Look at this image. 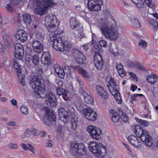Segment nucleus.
<instances>
[{
	"label": "nucleus",
	"instance_id": "39",
	"mask_svg": "<svg viewBox=\"0 0 158 158\" xmlns=\"http://www.w3.org/2000/svg\"><path fill=\"white\" fill-rule=\"evenodd\" d=\"M134 4L136 7L139 9L142 8L144 6V3L142 0H138V1Z\"/></svg>",
	"mask_w": 158,
	"mask_h": 158
},
{
	"label": "nucleus",
	"instance_id": "10",
	"mask_svg": "<svg viewBox=\"0 0 158 158\" xmlns=\"http://www.w3.org/2000/svg\"><path fill=\"white\" fill-rule=\"evenodd\" d=\"M45 114V116L43 119L44 123L47 125H49L52 121H56V117L54 112L48 109L47 107H45L43 109Z\"/></svg>",
	"mask_w": 158,
	"mask_h": 158
},
{
	"label": "nucleus",
	"instance_id": "62",
	"mask_svg": "<svg viewBox=\"0 0 158 158\" xmlns=\"http://www.w3.org/2000/svg\"><path fill=\"white\" fill-rule=\"evenodd\" d=\"M6 125L14 127L16 125V123L14 121H10L6 123Z\"/></svg>",
	"mask_w": 158,
	"mask_h": 158
},
{
	"label": "nucleus",
	"instance_id": "38",
	"mask_svg": "<svg viewBox=\"0 0 158 158\" xmlns=\"http://www.w3.org/2000/svg\"><path fill=\"white\" fill-rule=\"evenodd\" d=\"M76 69L75 68H74L73 66H67L65 67L64 70V73L68 74H70L72 71H73L74 69Z\"/></svg>",
	"mask_w": 158,
	"mask_h": 158
},
{
	"label": "nucleus",
	"instance_id": "12",
	"mask_svg": "<svg viewBox=\"0 0 158 158\" xmlns=\"http://www.w3.org/2000/svg\"><path fill=\"white\" fill-rule=\"evenodd\" d=\"M83 116L88 120L91 121H95L97 117V114L93 109L88 108L84 109L82 112Z\"/></svg>",
	"mask_w": 158,
	"mask_h": 158
},
{
	"label": "nucleus",
	"instance_id": "40",
	"mask_svg": "<svg viewBox=\"0 0 158 158\" xmlns=\"http://www.w3.org/2000/svg\"><path fill=\"white\" fill-rule=\"evenodd\" d=\"M145 4L148 6L152 8L154 7L155 4L152 0H143Z\"/></svg>",
	"mask_w": 158,
	"mask_h": 158
},
{
	"label": "nucleus",
	"instance_id": "17",
	"mask_svg": "<svg viewBox=\"0 0 158 158\" xmlns=\"http://www.w3.org/2000/svg\"><path fill=\"white\" fill-rule=\"evenodd\" d=\"M73 56L76 61L78 64H82L85 62V57L79 50L74 49L73 52Z\"/></svg>",
	"mask_w": 158,
	"mask_h": 158
},
{
	"label": "nucleus",
	"instance_id": "19",
	"mask_svg": "<svg viewBox=\"0 0 158 158\" xmlns=\"http://www.w3.org/2000/svg\"><path fill=\"white\" fill-rule=\"evenodd\" d=\"M58 111L60 120L64 123H68L69 119L68 114H69V112H68L64 109L62 108H60Z\"/></svg>",
	"mask_w": 158,
	"mask_h": 158
},
{
	"label": "nucleus",
	"instance_id": "33",
	"mask_svg": "<svg viewBox=\"0 0 158 158\" xmlns=\"http://www.w3.org/2000/svg\"><path fill=\"white\" fill-rule=\"evenodd\" d=\"M131 23L133 25L137 28L140 27L141 25L140 22L135 17H132L131 19Z\"/></svg>",
	"mask_w": 158,
	"mask_h": 158
},
{
	"label": "nucleus",
	"instance_id": "2",
	"mask_svg": "<svg viewBox=\"0 0 158 158\" xmlns=\"http://www.w3.org/2000/svg\"><path fill=\"white\" fill-rule=\"evenodd\" d=\"M32 3L34 13L40 16L46 14L56 5L53 0H33Z\"/></svg>",
	"mask_w": 158,
	"mask_h": 158
},
{
	"label": "nucleus",
	"instance_id": "53",
	"mask_svg": "<svg viewBox=\"0 0 158 158\" xmlns=\"http://www.w3.org/2000/svg\"><path fill=\"white\" fill-rule=\"evenodd\" d=\"M57 74L61 78H63L65 75L64 70L61 68L59 71V73H58Z\"/></svg>",
	"mask_w": 158,
	"mask_h": 158
},
{
	"label": "nucleus",
	"instance_id": "14",
	"mask_svg": "<svg viewBox=\"0 0 158 158\" xmlns=\"http://www.w3.org/2000/svg\"><path fill=\"white\" fill-rule=\"evenodd\" d=\"M45 98L46 103L48 106L53 107L56 104L55 95L51 92H48L45 94Z\"/></svg>",
	"mask_w": 158,
	"mask_h": 158
},
{
	"label": "nucleus",
	"instance_id": "35",
	"mask_svg": "<svg viewBox=\"0 0 158 158\" xmlns=\"http://www.w3.org/2000/svg\"><path fill=\"white\" fill-rule=\"evenodd\" d=\"M135 120L139 124L142 126L146 127L148 126L149 124L148 122L138 118H136Z\"/></svg>",
	"mask_w": 158,
	"mask_h": 158
},
{
	"label": "nucleus",
	"instance_id": "64",
	"mask_svg": "<svg viewBox=\"0 0 158 158\" xmlns=\"http://www.w3.org/2000/svg\"><path fill=\"white\" fill-rule=\"evenodd\" d=\"M39 132L38 130L36 129H33L31 130V133L35 135H39Z\"/></svg>",
	"mask_w": 158,
	"mask_h": 158
},
{
	"label": "nucleus",
	"instance_id": "58",
	"mask_svg": "<svg viewBox=\"0 0 158 158\" xmlns=\"http://www.w3.org/2000/svg\"><path fill=\"white\" fill-rule=\"evenodd\" d=\"M116 68L117 72L124 69L123 66L121 64H117Z\"/></svg>",
	"mask_w": 158,
	"mask_h": 158
},
{
	"label": "nucleus",
	"instance_id": "57",
	"mask_svg": "<svg viewBox=\"0 0 158 158\" xmlns=\"http://www.w3.org/2000/svg\"><path fill=\"white\" fill-rule=\"evenodd\" d=\"M14 6H13L12 4L10 3V4L7 5V10L8 11L10 12H12L14 10Z\"/></svg>",
	"mask_w": 158,
	"mask_h": 158
},
{
	"label": "nucleus",
	"instance_id": "43",
	"mask_svg": "<svg viewBox=\"0 0 158 158\" xmlns=\"http://www.w3.org/2000/svg\"><path fill=\"white\" fill-rule=\"evenodd\" d=\"M139 45L143 48H145L147 47V43L143 40H140L139 42Z\"/></svg>",
	"mask_w": 158,
	"mask_h": 158
},
{
	"label": "nucleus",
	"instance_id": "31",
	"mask_svg": "<svg viewBox=\"0 0 158 158\" xmlns=\"http://www.w3.org/2000/svg\"><path fill=\"white\" fill-rule=\"evenodd\" d=\"M23 19L24 22L26 25H29L31 22V16L28 14H24L23 15Z\"/></svg>",
	"mask_w": 158,
	"mask_h": 158
},
{
	"label": "nucleus",
	"instance_id": "37",
	"mask_svg": "<svg viewBox=\"0 0 158 158\" xmlns=\"http://www.w3.org/2000/svg\"><path fill=\"white\" fill-rule=\"evenodd\" d=\"M39 56L38 55H35L32 56L31 58L32 63L34 65H37L39 62Z\"/></svg>",
	"mask_w": 158,
	"mask_h": 158
},
{
	"label": "nucleus",
	"instance_id": "34",
	"mask_svg": "<svg viewBox=\"0 0 158 158\" xmlns=\"http://www.w3.org/2000/svg\"><path fill=\"white\" fill-rule=\"evenodd\" d=\"M85 34L82 31V28L80 30H79L78 33L75 37V38L77 40H81L83 38L85 37Z\"/></svg>",
	"mask_w": 158,
	"mask_h": 158
},
{
	"label": "nucleus",
	"instance_id": "27",
	"mask_svg": "<svg viewBox=\"0 0 158 158\" xmlns=\"http://www.w3.org/2000/svg\"><path fill=\"white\" fill-rule=\"evenodd\" d=\"M69 23L71 28L73 29L76 28L79 25V22L76 18L73 17L70 18Z\"/></svg>",
	"mask_w": 158,
	"mask_h": 158
},
{
	"label": "nucleus",
	"instance_id": "45",
	"mask_svg": "<svg viewBox=\"0 0 158 158\" xmlns=\"http://www.w3.org/2000/svg\"><path fill=\"white\" fill-rule=\"evenodd\" d=\"M21 111L24 114L27 115L28 112V109L26 106H22L20 107Z\"/></svg>",
	"mask_w": 158,
	"mask_h": 158
},
{
	"label": "nucleus",
	"instance_id": "51",
	"mask_svg": "<svg viewBox=\"0 0 158 158\" xmlns=\"http://www.w3.org/2000/svg\"><path fill=\"white\" fill-rule=\"evenodd\" d=\"M53 67L56 73L57 74L58 73H59V71H60V69H61L58 64H54Z\"/></svg>",
	"mask_w": 158,
	"mask_h": 158
},
{
	"label": "nucleus",
	"instance_id": "26",
	"mask_svg": "<svg viewBox=\"0 0 158 158\" xmlns=\"http://www.w3.org/2000/svg\"><path fill=\"white\" fill-rule=\"evenodd\" d=\"M76 69L77 70L79 73L83 77L88 78L89 77V74L83 68L80 66L76 67Z\"/></svg>",
	"mask_w": 158,
	"mask_h": 158
},
{
	"label": "nucleus",
	"instance_id": "24",
	"mask_svg": "<svg viewBox=\"0 0 158 158\" xmlns=\"http://www.w3.org/2000/svg\"><path fill=\"white\" fill-rule=\"evenodd\" d=\"M147 81L151 85H154L158 80V76L153 74L148 75L146 77Z\"/></svg>",
	"mask_w": 158,
	"mask_h": 158
},
{
	"label": "nucleus",
	"instance_id": "30",
	"mask_svg": "<svg viewBox=\"0 0 158 158\" xmlns=\"http://www.w3.org/2000/svg\"><path fill=\"white\" fill-rule=\"evenodd\" d=\"M74 106H75L77 110L80 111H82L84 109H83V104L80 101H75L74 102Z\"/></svg>",
	"mask_w": 158,
	"mask_h": 158
},
{
	"label": "nucleus",
	"instance_id": "61",
	"mask_svg": "<svg viewBox=\"0 0 158 158\" xmlns=\"http://www.w3.org/2000/svg\"><path fill=\"white\" fill-rule=\"evenodd\" d=\"M42 73H43V72H42V69L41 68H39L37 70V71H36V73L38 75H37V76L35 75L34 76V77H35V76L38 77L39 76H40L42 77L41 75L42 74Z\"/></svg>",
	"mask_w": 158,
	"mask_h": 158
},
{
	"label": "nucleus",
	"instance_id": "49",
	"mask_svg": "<svg viewBox=\"0 0 158 158\" xmlns=\"http://www.w3.org/2000/svg\"><path fill=\"white\" fill-rule=\"evenodd\" d=\"M143 96L142 94H135L131 96L130 99L132 101H134L137 99L138 97H143Z\"/></svg>",
	"mask_w": 158,
	"mask_h": 158
},
{
	"label": "nucleus",
	"instance_id": "44",
	"mask_svg": "<svg viewBox=\"0 0 158 158\" xmlns=\"http://www.w3.org/2000/svg\"><path fill=\"white\" fill-rule=\"evenodd\" d=\"M128 74L129 77L132 80L137 81L138 78L136 77L135 74L133 73L129 72H128Z\"/></svg>",
	"mask_w": 158,
	"mask_h": 158
},
{
	"label": "nucleus",
	"instance_id": "21",
	"mask_svg": "<svg viewBox=\"0 0 158 158\" xmlns=\"http://www.w3.org/2000/svg\"><path fill=\"white\" fill-rule=\"evenodd\" d=\"M129 143L136 148H141L142 144L137 138L134 135H131L127 138Z\"/></svg>",
	"mask_w": 158,
	"mask_h": 158
},
{
	"label": "nucleus",
	"instance_id": "63",
	"mask_svg": "<svg viewBox=\"0 0 158 158\" xmlns=\"http://www.w3.org/2000/svg\"><path fill=\"white\" fill-rule=\"evenodd\" d=\"M76 81L78 83L80 87H81L83 84V82L81 80V79L79 78H78L77 77L76 78Z\"/></svg>",
	"mask_w": 158,
	"mask_h": 158
},
{
	"label": "nucleus",
	"instance_id": "5",
	"mask_svg": "<svg viewBox=\"0 0 158 158\" xmlns=\"http://www.w3.org/2000/svg\"><path fill=\"white\" fill-rule=\"evenodd\" d=\"M106 82L108 84L107 86L110 91L114 96L116 101L118 104L122 103V100L120 94L118 90V86L115 81L110 76H108L106 79Z\"/></svg>",
	"mask_w": 158,
	"mask_h": 158
},
{
	"label": "nucleus",
	"instance_id": "6",
	"mask_svg": "<svg viewBox=\"0 0 158 158\" xmlns=\"http://www.w3.org/2000/svg\"><path fill=\"white\" fill-rule=\"evenodd\" d=\"M44 21L45 26L49 32L52 33L57 31L60 22L55 15H48L45 17Z\"/></svg>",
	"mask_w": 158,
	"mask_h": 158
},
{
	"label": "nucleus",
	"instance_id": "52",
	"mask_svg": "<svg viewBox=\"0 0 158 158\" xmlns=\"http://www.w3.org/2000/svg\"><path fill=\"white\" fill-rule=\"evenodd\" d=\"M119 75L122 78L124 77L126 74V72L124 69L118 72Z\"/></svg>",
	"mask_w": 158,
	"mask_h": 158
},
{
	"label": "nucleus",
	"instance_id": "23",
	"mask_svg": "<svg viewBox=\"0 0 158 158\" xmlns=\"http://www.w3.org/2000/svg\"><path fill=\"white\" fill-rule=\"evenodd\" d=\"M96 92L101 98L105 99L108 97V95L106 92L103 87L100 85L96 87Z\"/></svg>",
	"mask_w": 158,
	"mask_h": 158
},
{
	"label": "nucleus",
	"instance_id": "59",
	"mask_svg": "<svg viewBox=\"0 0 158 158\" xmlns=\"http://www.w3.org/2000/svg\"><path fill=\"white\" fill-rule=\"evenodd\" d=\"M31 133V130L29 128L27 129L24 133L25 136L26 137H29Z\"/></svg>",
	"mask_w": 158,
	"mask_h": 158
},
{
	"label": "nucleus",
	"instance_id": "50",
	"mask_svg": "<svg viewBox=\"0 0 158 158\" xmlns=\"http://www.w3.org/2000/svg\"><path fill=\"white\" fill-rule=\"evenodd\" d=\"M28 150H29L32 152L33 154H35L36 153V150L31 144H28Z\"/></svg>",
	"mask_w": 158,
	"mask_h": 158
},
{
	"label": "nucleus",
	"instance_id": "28",
	"mask_svg": "<svg viewBox=\"0 0 158 158\" xmlns=\"http://www.w3.org/2000/svg\"><path fill=\"white\" fill-rule=\"evenodd\" d=\"M82 94L83 96L84 100L85 102L91 105L93 104V99L90 96L85 92H83Z\"/></svg>",
	"mask_w": 158,
	"mask_h": 158
},
{
	"label": "nucleus",
	"instance_id": "32",
	"mask_svg": "<svg viewBox=\"0 0 158 158\" xmlns=\"http://www.w3.org/2000/svg\"><path fill=\"white\" fill-rule=\"evenodd\" d=\"M63 51L68 52L70 49L71 46L70 43L68 41H65L64 42L62 46Z\"/></svg>",
	"mask_w": 158,
	"mask_h": 158
},
{
	"label": "nucleus",
	"instance_id": "29",
	"mask_svg": "<svg viewBox=\"0 0 158 158\" xmlns=\"http://www.w3.org/2000/svg\"><path fill=\"white\" fill-rule=\"evenodd\" d=\"M110 113L111 116L112 120L114 122H118L119 118L118 113L114 110H110Z\"/></svg>",
	"mask_w": 158,
	"mask_h": 158
},
{
	"label": "nucleus",
	"instance_id": "4",
	"mask_svg": "<svg viewBox=\"0 0 158 158\" xmlns=\"http://www.w3.org/2000/svg\"><path fill=\"white\" fill-rule=\"evenodd\" d=\"M135 134L146 145L151 147L154 144L152 137L146 130H143L138 125L135 126Z\"/></svg>",
	"mask_w": 158,
	"mask_h": 158
},
{
	"label": "nucleus",
	"instance_id": "41",
	"mask_svg": "<svg viewBox=\"0 0 158 158\" xmlns=\"http://www.w3.org/2000/svg\"><path fill=\"white\" fill-rule=\"evenodd\" d=\"M34 34L35 37L37 39L40 40H43L44 37V35L42 34V33L40 32H36Z\"/></svg>",
	"mask_w": 158,
	"mask_h": 158
},
{
	"label": "nucleus",
	"instance_id": "47",
	"mask_svg": "<svg viewBox=\"0 0 158 158\" xmlns=\"http://www.w3.org/2000/svg\"><path fill=\"white\" fill-rule=\"evenodd\" d=\"M3 39L5 42H9L11 40V37L10 36L7 34H3Z\"/></svg>",
	"mask_w": 158,
	"mask_h": 158
},
{
	"label": "nucleus",
	"instance_id": "18",
	"mask_svg": "<svg viewBox=\"0 0 158 158\" xmlns=\"http://www.w3.org/2000/svg\"><path fill=\"white\" fill-rule=\"evenodd\" d=\"M42 63L45 65H49L52 63L54 59L51 56L48 52H44L41 57Z\"/></svg>",
	"mask_w": 158,
	"mask_h": 158
},
{
	"label": "nucleus",
	"instance_id": "15",
	"mask_svg": "<svg viewBox=\"0 0 158 158\" xmlns=\"http://www.w3.org/2000/svg\"><path fill=\"white\" fill-rule=\"evenodd\" d=\"M73 148V153L76 156H81L86 154V151L85 146L82 143H75Z\"/></svg>",
	"mask_w": 158,
	"mask_h": 158
},
{
	"label": "nucleus",
	"instance_id": "9",
	"mask_svg": "<svg viewBox=\"0 0 158 158\" xmlns=\"http://www.w3.org/2000/svg\"><path fill=\"white\" fill-rule=\"evenodd\" d=\"M57 32L54 33V32L51 33L50 35V39L51 41L53 42V48L56 51L62 52L63 40L61 37L59 36Z\"/></svg>",
	"mask_w": 158,
	"mask_h": 158
},
{
	"label": "nucleus",
	"instance_id": "11",
	"mask_svg": "<svg viewBox=\"0 0 158 158\" xmlns=\"http://www.w3.org/2000/svg\"><path fill=\"white\" fill-rule=\"evenodd\" d=\"M87 131L89 133L91 137L94 139L99 140L101 138L102 131L99 128L89 125L88 126Z\"/></svg>",
	"mask_w": 158,
	"mask_h": 158
},
{
	"label": "nucleus",
	"instance_id": "20",
	"mask_svg": "<svg viewBox=\"0 0 158 158\" xmlns=\"http://www.w3.org/2000/svg\"><path fill=\"white\" fill-rule=\"evenodd\" d=\"M13 67L17 70V75L19 81L23 85H24L25 84L24 81L25 76L21 72L20 65L16 60H15V63L13 64Z\"/></svg>",
	"mask_w": 158,
	"mask_h": 158
},
{
	"label": "nucleus",
	"instance_id": "54",
	"mask_svg": "<svg viewBox=\"0 0 158 158\" xmlns=\"http://www.w3.org/2000/svg\"><path fill=\"white\" fill-rule=\"evenodd\" d=\"M22 45L19 43L16 44L15 45V51L17 52V50L19 49H20L19 50H20L22 51Z\"/></svg>",
	"mask_w": 158,
	"mask_h": 158
},
{
	"label": "nucleus",
	"instance_id": "16",
	"mask_svg": "<svg viewBox=\"0 0 158 158\" xmlns=\"http://www.w3.org/2000/svg\"><path fill=\"white\" fill-rule=\"evenodd\" d=\"M14 35L16 40L22 42H25L28 37V33L23 29H19L15 33Z\"/></svg>",
	"mask_w": 158,
	"mask_h": 158
},
{
	"label": "nucleus",
	"instance_id": "60",
	"mask_svg": "<svg viewBox=\"0 0 158 158\" xmlns=\"http://www.w3.org/2000/svg\"><path fill=\"white\" fill-rule=\"evenodd\" d=\"M99 43L101 46L105 47L107 46L106 41L104 40H102L99 41Z\"/></svg>",
	"mask_w": 158,
	"mask_h": 158
},
{
	"label": "nucleus",
	"instance_id": "36",
	"mask_svg": "<svg viewBox=\"0 0 158 158\" xmlns=\"http://www.w3.org/2000/svg\"><path fill=\"white\" fill-rule=\"evenodd\" d=\"M149 24L155 31H156L158 30V23L156 20H151L149 22Z\"/></svg>",
	"mask_w": 158,
	"mask_h": 158
},
{
	"label": "nucleus",
	"instance_id": "25",
	"mask_svg": "<svg viewBox=\"0 0 158 158\" xmlns=\"http://www.w3.org/2000/svg\"><path fill=\"white\" fill-rule=\"evenodd\" d=\"M78 123V118L76 116L74 115L71 117V128L73 130H77Z\"/></svg>",
	"mask_w": 158,
	"mask_h": 158
},
{
	"label": "nucleus",
	"instance_id": "48",
	"mask_svg": "<svg viewBox=\"0 0 158 158\" xmlns=\"http://www.w3.org/2000/svg\"><path fill=\"white\" fill-rule=\"evenodd\" d=\"M14 55L15 57L16 58L18 59H20L21 58L23 57V52L15 51Z\"/></svg>",
	"mask_w": 158,
	"mask_h": 158
},
{
	"label": "nucleus",
	"instance_id": "13",
	"mask_svg": "<svg viewBox=\"0 0 158 158\" xmlns=\"http://www.w3.org/2000/svg\"><path fill=\"white\" fill-rule=\"evenodd\" d=\"M102 5V0H88L87 6L88 8L91 11H98L101 9Z\"/></svg>",
	"mask_w": 158,
	"mask_h": 158
},
{
	"label": "nucleus",
	"instance_id": "42",
	"mask_svg": "<svg viewBox=\"0 0 158 158\" xmlns=\"http://www.w3.org/2000/svg\"><path fill=\"white\" fill-rule=\"evenodd\" d=\"M62 97L64 99L65 101L69 100L71 98V96L69 93L65 91L63 94Z\"/></svg>",
	"mask_w": 158,
	"mask_h": 158
},
{
	"label": "nucleus",
	"instance_id": "3",
	"mask_svg": "<svg viewBox=\"0 0 158 158\" xmlns=\"http://www.w3.org/2000/svg\"><path fill=\"white\" fill-rule=\"evenodd\" d=\"M42 77L35 76L31 78L30 81V85L34 90L35 95L37 98H43L45 96V88L42 84Z\"/></svg>",
	"mask_w": 158,
	"mask_h": 158
},
{
	"label": "nucleus",
	"instance_id": "1",
	"mask_svg": "<svg viewBox=\"0 0 158 158\" xmlns=\"http://www.w3.org/2000/svg\"><path fill=\"white\" fill-rule=\"evenodd\" d=\"M103 22L98 25L102 34L111 40H116L119 34L114 17L110 15H108L106 19L103 20Z\"/></svg>",
	"mask_w": 158,
	"mask_h": 158
},
{
	"label": "nucleus",
	"instance_id": "46",
	"mask_svg": "<svg viewBox=\"0 0 158 158\" xmlns=\"http://www.w3.org/2000/svg\"><path fill=\"white\" fill-rule=\"evenodd\" d=\"M57 94L58 96L63 95L65 91L64 89L60 87L57 88L56 89Z\"/></svg>",
	"mask_w": 158,
	"mask_h": 158
},
{
	"label": "nucleus",
	"instance_id": "22",
	"mask_svg": "<svg viewBox=\"0 0 158 158\" xmlns=\"http://www.w3.org/2000/svg\"><path fill=\"white\" fill-rule=\"evenodd\" d=\"M32 46L34 51L36 52H41L43 50V45L37 40H34L32 43Z\"/></svg>",
	"mask_w": 158,
	"mask_h": 158
},
{
	"label": "nucleus",
	"instance_id": "7",
	"mask_svg": "<svg viewBox=\"0 0 158 158\" xmlns=\"http://www.w3.org/2000/svg\"><path fill=\"white\" fill-rule=\"evenodd\" d=\"M89 148V150L97 157H103L107 153L106 147L96 141L91 142Z\"/></svg>",
	"mask_w": 158,
	"mask_h": 158
},
{
	"label": "nucleus",
	"instance_id": "56",
	"mask_svg": "<svg viewBox=\"0 0 158 158\" xmlns=\"http://www.w3.org/2000/svg\"><path fill=\"white\" fill-rule=\"evenodd\" d=\"M19 2L20 0H10V3L15 7L19 4Z\"/></svg>",
	"mask_w": 158,
	"mask_h": 158
},
{
	"label": "nucleus",
	"instance_id": "55",
	"mask_svg": "<svg viewBox=\"0 0 158 158\" xmlns=\"http://www.w3.org/2000/svg\"><path fill=\"white\" fill-rule=\"evenodd\" d=\"M8 147L12 149H17L18 148V145L15 143H11L8 144Z\"/></svg>",
	"mask_w": 158,
	"mask_h": 158
},
{
	"label": "nucleus",
	"instance_id": "8",
	"mask_svg": "<svg viewBox=\"0 0 158 158\" xmlns=\"http://www.w3.org/2000/svg\"><path fill=\"white\" fill-rule=\"evenodd\" d=\"M94 50L95 52L94 57V65L97 69L100 70L103 66V59L100 53L102 52V49L101 47L96 45L94 46Z\"/></svg>",
	"mask_w": 158,
	"mask_h": 158
}]
</instances>
